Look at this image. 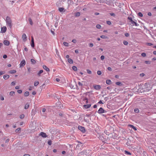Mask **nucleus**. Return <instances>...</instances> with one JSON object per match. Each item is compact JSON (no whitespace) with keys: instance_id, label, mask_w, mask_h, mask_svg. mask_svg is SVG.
<instances>
[{"instance_id":"obj_37","label":"nucleus","mask_w":156,"mask_h":156,"mask_svg":"<svg viewBox=\"0 0 156 156\" xmlns=\"http://www.w3.org/2000/svg\"><path fill=\"white\" fill-rule=\"evenodd\" d=\"M87 72L89 74H91L92 73L91 71L89 69H87Z\"/></svg>"},{"instance_id":"obj_6","label":"nucleus","mask_w":156,"mask_h":156,"mask_svg":"<svg viewBox=\"0 0 156 156\" xmlns=\"http://www.w3.org/2000/svg\"><path fill=\"white\" fill-rule=\"evenodd\" d=\"M105 112V111L101 107L98 111V113L99 114L103 113Z\"/></svg>"},{"instance_id":"obj_20","label":"nucleus","mask_w":156,"mask_h":156,"mask_svg":"<svg viewBox=\"0 0 156 156\" xmlns=\"http://www.w3.org/2000/svg\"><path fill=\"white\" fill-rule=\"evenodd\" d=\"M39 84V82L38 81H36L34 82V86H37Z\"/></svg>"},{"instance_id":"obj_64","label":"nucleus","mask_w":156,"mask_h":156,"mask_svg":"<svg viewBox=\"0 0 156 156\" xmlns=\"http://www.w3.org/2000/svg\"><path fill=\"white\" fill-rule=\"evenodd\" d=\"M75 52L76 53H79V51L78 50H77V49L76 50H75Z\"/></svg>"},{"instance_id":"obj_45","label":"nucleus","mask_w":156,"mask_h":156,"mask_svg":"<svg viewBox=\"0 0 156 156\" xmlns=\"http://www.w3.org/2000/svg\"><path fill=\"white\" fill-rule=\"evenodd\" d=\"M16 84V83L15 82H12L11 83V85L12 86H14Z\"/></svg>"},{"instance_id":"obj_59","label":"nucleus","mask_w":156,"mask_h":156,"mask_svg":"<svg viewBox=\"0 0 156 156\" xmlns=\"http://www.w3.org/2000/svg\"><path fill=\"white\" fill-rule=\"evenodd\" d=\"M45 111H46V109L45 108H42V112H45Z\"/></svg>"},{"instance_id":"obj_16","label":"nucleus","mask_w":156,"mask_h":156,"mask_svg":"<svg viewBox=\"0 0 156 156\" xmlns=\"http://www.w3.org/2000/svg\"><path fill=\"white\" fill-rule=\"evenodd\" d=\"M9 77V76L8 75H5L3 76V78L5 80H6L8 79Z\"/></svg>"},{"instance_id":"obj_30","label":"nucleus","mask_w":156,"mask_h":156,"mask_svg":"<svg viewBox=\"0 0 156 156\" xmlns=\"http://www.w3.org/2000/svg\"><path fill=\"white\" fill-rule=\"evenodd\" d=\"M115 83L117 85L119 86H121L122 85V84L120 82H116Z\"/></svg>"},{"instance_id":"obj_17","label":"nucleus","mask_w":156,"mask_h":156,"mask_svg":"<svg viewBox=\"0 0 156 156\" xmlns=\"http://www.w3.org/2000/svg\"><path fill=\"white\" fill-rule=\"evenodd\" d=\"M128 126L132 128L134 130H137L136 128L132 125H129Z\"/></svg>"},{"instance_id":"obj_26","label":"nucleus","mask_w":156,"mask_h":156,"mask_svg":"<svg viewBox=\"0 0 156 156\" xmlns=\"http://www.w3.org/2000/svg\"><path fill=\"white\" fill-rule=\"evenodd\" d=\"M28 20L30 22V24L31 25H33V22H32V19H31V18H29L28 19Z\"/></svg>"},{"instance_id":"obj_39","label":"nucleus","mask_w":156,"mask_h":156,"mask_svg":"<svg viewBox=\"0 0 156 156\" xmlns=\"http://www.w3.org/2000/svg\"><path fill=\"white\" fill-rule=\"evenodd\" d=\"M123 43L125 45H127L128 44V42L126 41H124Z\"/></svg>"},{"instance_id":"obj_10","label":"nucleus","mask_w":156,"mask_h":156,"mask_svg":"<svg viewBox=\"0 0 156 156\" xmlns=\"http://www.w3.org/2000/svg\"><path fill=\"white\" fill-rule=\"evenodd\" d=\"M3 43L5 45L8 46L9 45L10 42L8 41L5 40L4 41Z\"/></svg>"},{"instance_id":"obj_55","label":"nucleus","mask_w":156,"mask_h":156,"mask_svg":"<svg viewBox=\"0 0 156 156\" xmlns=\"http://www.w3.org/2000/svg\"><path fill=\"white\" fill-rule=\"evenodd\" d=\"M3 57L4 58H7V56L6 55H3Z\"/></svg>"},{"instance_id":"obj_63","label":"nucleus","mask_w":156,"mask_h":156,"mask_svg":"<svg viewBox=\"0 0 156 156\" xmlns=\"http://www.w3.org/2000/svg\"><path fill=\"white\" fill-rule=\"evenodd\" d=\"M149 16H151V15H152V14L151 13V12H148V14H147Z\"/></svg>"},{"instance_id":"obj_4","label":"nucleus","mask_w":156,"mask_h":156,"mask_svg":"<svg viewBox=\"0 0 156 156\" xmlns=\"http://www.w3.org/2000/svg\"><path fill=\"white\" fill-rule=\"evenodd\" d=\"M26 64V62L24 60H23L22 61H21L20 63V68H21L22 67H23Z\"/></svg>"},{"instance_id":"obj_24","label":"nucleus","mask_w":156,"mask_h":156,"mask_svg":"<svg viewBox=\"0 0 156 156\" xmlns=\"http://www.w3.org/2000/svg\"><path fill=\"white\" fill-rule=\"evenodd\" d=\"M29 93L28 91H26L24 94V96L25 97L28 96L29 95Z\"/></svg>"},{"instance_id":"obj_5","label":"nucleus","mask_w":156,"mask_h":156,"mask_svg":"<svg viewBox=\"0 0 156 156\" xmlns=\"http://www.w3.org/2000/svg\"><path fill=\"white\" fill-rule=\"evenodd\" d=\"M78 129L81 131L83 133H84L85 131V130L84 127L81 126H78Z\"/></svg>"},{"instance_id":"obj_3","label":"nucleus","mask_w":156,"mask_h":156,"mask_svg":"<svg viewBox=\"0 0 156 156\" xmlns=\"http://www.w3.org/2000/svg\"><path fill=\"white\" fill-rule=\"evenodd\" d=\"M82 99L83 101V103L84 104H87L88 103V99L86 97L83 96L82 97Z\"/></svg>"},{"instance_id":"obj_22","label":"nucleus","mask_w":156,"mask_h":156,"mask_svg":"<svg viewBox=\"0 0 156 156\" xmlns=\"http://www.w3.org/2000/svg\"><path fill=\"white\" fill-rule=\"evenodd\" d=\"M124 152H125V154H126L129 155H131V153L130 152H129L127 151H125Z\"/></svg>"},{"instance_id":"obj_46","label":"nucleus","mask_w":156,"mask_h":156,"mask_svg":"<svg viewBox=\"0 0 156 156\" xmlns=\"http://www.w3.org/2000/svg\"><path fill=\"white\" fill-rule=\"evenodd\" d=\"M145 63L146 64H151V62L150 61H145Z\"/></svg>"},{"instance_id":"obj_58","label":"nucleus","mask_w":156,"mask_h":156,"mask_svg":"<svg viewBox=\"0 0 156 156\" xmlns=\"http://www.w3.org/2000/svg\"><path fill=\"white\" fill-rule=\"evenodd\" d=\"M98 103L100 104H103V103L102 102L101 100L100 101L98 102Z\"/></svg>"},{"instance_id":"obj_31","label":"nucleus","mask_w":156,"mask_h":156,"mask_svg":"<svg viewBox=\"0 0 156 156\" xmlns=\"http://www.w3.org/2000/svg\"><path fill=\"white\" fill-rule=\"evenodd\" d=\"M80 15V13L79 12H77L76 13L75 16L76 17L79 16Z\"/></svg>"},{"instance_id":"obj_61","label":"nucleus","mask_w":156,"mask_h":156,"mask_svg":"<svg viewBox=\"0 0 156 156\" xmlns=\"http://www.w3.org/2000/svg\"><path fill=\"white\" fill-rule=\"evenodd\" d=\"M4 97H3L2 96H1V100L3 101L4 100Z\"/></svg>"},{"instance_id":"obj_43","label":"nucleus","mask_w":156,"mask_h":156,"mask_svg":"<svg viewBox=\"0 0 156 156\" xmlns=\"http://www.w3.org/2000/svg\"><path fill=\"white\" fill-rule=\"evenodd\" d=\"M24 117V115L23 114H22L20 116V118L21 119H23Z\"/></svg>"},{"instance_id":"obj_28","label":"nucleus","mask_w":156,"mask_h":156,"mask_svg":"<svg viewBox=\"0 0 156 156\" xmlns=\"http://www.w3.org/2000/svg\"><path fill=\"white\" fill-rule=\"evenodd\" d=\"M72 69L74 71H76L77 70V68L75 66H73L72 67Z\"/></svg>"},{"instance_id":"obj_57","label":"nucleus","mask_w":156,"mask_h":156,"mask_svg":"<svg viewBox=\"0 0 156 156\" xmlns=\"http://www.w3.org/2000/svg\"><path fill=\"white\" fill-rule=\"evenodd\" d=\"M140 76L141 77H143L144 76V74L143 73H141L140 74Z\"/></svg>"},{"instance_id":"obj_18","label":"nucleus","mask_w":156,"mask_h":156,"mask_svg":"<svg viewBox=\"0 0 156 156\" xmlns=\"http://www.w3.org/2000/svg\"><path fill=\"white\" fill-rule=\"evenodd\" d=\"M43 70H40L37 73V75L39 76H41V74L42 73H43Z\"/></svg>"},{"instance_id":"obj_11","label":"nucleus","mask_w":156,"mask_h":156,"mask_svg":"<svg viewBox=\"0 0 156 156\" xmlns=\"http://www.w3.org/2000/svg\"><path fill=\"white\" fill-rule=\"evenodd\" d=\"M22 38L23 40L25 41L27 40V36L25 34H23L22 35Z\"/></svg>"},{"instance_id":"obj_27","label":"nucleus","mask_w":156,"mask_h":156,"mask_svg":"<svg viewBox=\"0 0 156 156\" xmlns=\"http://www.w3.org/2000/svg\"><path fill=\"white\" fill-rule=\"evenodd\" d=\"M106 83L107 84H111V81L110 80H107L106 81Z\"/></svg>"},{"instance_id":"obj_40","label":"nucleus","mask_w":156,"mask_h":156,"mask_svg":"<svg viewBox=\"0 0 156 156\" xmlns=\"http://www.w3.org/2000/svg\"><path fill=\"white\" fill-rule=\"evenodd\" d=\"M146 44L148 46H151L153 45V44L150 43H147Z\"/></svg>"},{"instance_id":"obj_8","label":"nucleus","mask_w":156,"mask_h":156,"mask_svg":"<svg viewBox=\"0 0 156 156\" xmlns=\"http://www.w3.org/2000/svg\"><path fill=\"white\" fill-rule=\"evenodd\" d=\"M94 88L97 90H98L100 89L101 87L100 85H95L94 86Z\"/></svg>"},{"instance_id":"obj_15","label":"nucleus","mask_w":156,"mask_h":156,"mask_svg":"<svg viewBox=\"0 0 156 156\" xmlns=\"http://www.w3.org/2000/svg\"><path fill=\"white\" fill-rule=\"evenodd\" d=\"M91 105L89 104V105H83V107L86 108H89L91 106Z\"/></svg>"},{"instance_id":"obj_25","label":"nucleus","mask_w":156,"mask_h":156,"mask_svg":"<svg viewBox=\"0 0 156 156\" xmlns=\"http://www.w3.org/2000/svg\"><path fill=\"white\" fill-rule=\"evenodd\" d=\"M15 93L14 91H11L9 93V95L11 96H13L15 94Z\"/></svg>"},{"instance_id":"obj_38","label":"nucleus","mask_w":156,"mask_h":156,"mask_svg":"<svg viewBox=\"0 0 156 156\" xmlns=\"http://www.w3.org/2000/svg\"><path fill=\"white\" fill-rule=\"evenodd\" d=\"M97 73L98 75H100L102 73L100 71H98L97 72Z\"/></svg>"},{"instance_id":"obj_33","label":"nucleus","mask_w":156,"mask_h":156,"mask_svg":"<svg viewBox=\"0 0 156 156\" xmlns=\"http://www.w3.org/2000/svg\"><path fill=\"white\" fill-rule=\"evenodd\" d=\"M63 44L64 45L66 46H69V44L67 42H64L63 43Z\"/></svg>"},{"instance_id":"obj_21","label":"nucleus","mask_w":156,"mask_h":156,"mask_svg":"<svg viewBox=\"0 0 156 156\" xmlns=\"http://www.w3.org/2000/svg\"><path fill=\"white\" fill-rule=\"evenodd\" d=\"M58 10L60 12H62L64 11V8H58Z\"/></svg>"},{"instance_id":"obj_32","label":"nucleus","mask_w":156,"mask_h":156,"mask_svg":"<svg viewBox=\"0 0 156 156\" xmlns=\"http://www.w3.org/2000/svg\"><path fill=\"white\" fill-rule=\"evenodd\" d=\"M31 63L33 64H34L36 63V61L33 59H31Z\"/></svg>"},{"instance_id":"obj_35","label":"nucleus","mask_w":156,"mask_h":156,"mask_svg":"<svg viewBox=\"0 0 156 156\" xmlns=\"http://www.w3.org/2000/svg\"><path fill=\"white\" fill-rule=\"evenodd\" d=\"M96 27V28L98 29H100L101 28V26L99 24H97Z\"/></svg>"},{"instance_id":"obj_12","label":"nucleus","mask_w":156,"mask_h":156,"mask_svg":"<svg viewBox=\"0 0 156 156\" xmlns=\"http://www.w3.org/2000/svg\"><path fill=\"white\" fill-rule=\"evenodd\" d=\"M31 46L32 48H34V38L32 37V39H31Z\"/></svg>"},{"instance_id":"obj_23","label":"nucleus","mask_w":156,"mask_h":156,"mask_svg":"<svg viewBox=\"0 0 156 156\" xmlns=\"http://www.w3.org/2000/svg\"><path fill=\"white\" fill-rule=\"evenodd\" d=\"M68 61L70 64H72L73 63V60L71 58H68Z\"/></svg>"},{"instance_id":"obj_52","label":"nucleus","mask_w":156,"mask_h":156,"mask_svg":"<svg viewBox=\"0 0 156 156\" xmlns=\"http://www.w3.org/2000/svg\"><path fill=\"white\" fill-rule=\"evenodd\" d=\"M125 36L126 37H128L129 36V33H125Z\"/></svg>"},{"instance_id":"obj_14","label":"nucleus","mask_w":156,"mask_h":156,"mask_svg":"<svg viewBox=\"0 0 156 156\" xmlns=\"http://www.w3.org/2000/svg\"><path fill=\"white\" fill-rule=\"evenodd\" d=\"M16 71L15 70H12L9 71L8 73L10 74H14L16 73Z\"/></svg>"},{"instance_id":"obj_60","label":"nucleus","mask_w":156,"mask_h":156,"mask_svg":"<svg viewBox=\"0 0 156 156\" xmlns=\"http://www.w3.org/2000/svg\"><path fill=\"white\" fill-rule=\"evenodd\" d=\"M110 15L111 16H115V14L113 13H110Z\"/></svg>"},{"instance_id":"obj_41","label":"nucleus","mask_w":156,"mask_h":156,"mask_svg":"<svg viewBox=\"0 0 156 156\" xmlns=\"http://www.w3.org/2000/svg\"><path fill=\"white\" fill-rule=\"evenodd\" d=\"M138 15L140 17H142L143 16V14L141 12H139L138 13Z\"/></svg>"},{"instance_id":"obj_54","label":"nucleus","mask_w":156,"mask_h":156,"mask_svg":"<svg viewBox=\"0 0 156 156\" xmlns=\"http://www.w3.org/2000/svg\"><path fill=\"white\" fill-rule=\"evenodd\" d=\"M5 73L4 72L2 71H0V76L2 75V74H4Z\"/></svg>"},{"instance_id":"obj_42","label":"nucleus","mask_w":156,"mask_h":156,"mask_svg":"<svg viewBox=\"0 0 156 156\" xmlns=\"http://www.w3.org/2000/svg\"><path fill=\"white\" fill-rule=\"evenodd\" d=\"M107 24L109 25H110L111 24V22L110 21H107L106 22Z\"/></svg>"},{"instance_id":"obj_47","label":"nucleus","mask_w":156,"mask_h":156,"mask_svg":"<svg viewBox=\"0 0 156 156\" xmlns=\"http://www.w3.org/2000/svg\"><path fill=\"white\" fill-rule=\"evenodd\" d=\"M101 60H103L105 58V57L104 55H101L100 57Z\"/></svg>"},{"instance_id":"obj_9","label":"nucleus","mask_w":156,"mask_h":156,"mask_svg":"<svg viewBox=\"0 0 156 156\" xmlns=\"http://www.w3.org/2000/svg\"><path fill=\"white\" fill-rule=\"evenodd\" d=\"M40 135L41 136L43 137H46L47 136L45 133L44 132H41L40 134Z\"/></svg>"},{"instance_id":"obj_56","label":"nucleus","mask_w":156,"mask_h":156,"mask_svg":"<svg viewBox=\"0 0 156 156\" xmlns=\"http://www.w3.org/2000/svg\"><path fill=\"white\" fill-rule=\"evenodd\" d=\"M72 42L73 43H75L76 42V41L75 39H73L72 40Z\"/></svg>"},{"instance_id":"obj_1","label":"nucleus","mask_w":156,"mask_h":156,"mask_svg":"<svg viewBox=\"0 0 156 156\" xmlns=\"http://www.w3.org/2000/svg\"><path fill=\"white\" fill-rule=\"evenodd\" d=\"M5 21L6 26L9 27L10 29H11L12 26V23L11 18L7 16L6 18Z\"/></svg>"},{"instance_id":"obj_44","label":"nucleus","mask_w":156,"mask_h":156,"mask_svg":"<svg viewBox=\"0 0 156 156\" xmlns=\"http://www.w3.org/2000/svg\"><path fill=\"white\" fill-rule=\"evenodd\" d=\"M17 92L19 94H21L22 92V91L21 90H17Z\"/></svg>"},{"instance_id":"obj_19","label":"nucleus","mask_w":156,"mask_h":156,"mask_svg":"<svg viewBox=\"0 0 156 156\" xmlns=\"http://www.w3.org/2000/svg\"><path fill=\"white\" fill-rule=\"evenodd\" d=\"M29 105H30L29 104H28V103H26L25 106V107H24L25 109H27V108H28L29 107Z\"/></svg>"},{"instance_id":"obj_13","label":"nucleus","mask_w":156,"mask_h":156,"mask_svg":"<svg viewBox=\"0 0 156 156\" xmlns=\"http://www.w3.org/2000/svg\"><path fill=\"white\" fill-rule=\"evenodd\" d=\"M43 68L44 69L46 70L47 72L49 71H50L49 68L45 65H44L43 66Z\"/></svg>"},{"instance_id":"obj_36","label":"nucleus","mask_w":156,"mask_h":156,"mask_svg":"<svg viewBox=\"0 0 156 156\" xmlns=\"http://www.w3.org/2000/svg\"><path fill=\"white\" fill-rule=\"evenodd\" d=\"M100 37L102 39H106L107 38V37L103 35L101 36Z\"/></svg>"},{"instance_id":"obj_48","label":"nucleus","mask_w":156,"mask_h":156,"mask_svg":"<svg viewBox=\"0 0 156 156\" xmlns=\"http://www.w3.org/2000/svg\"><path fill=\"white\" fill-rule=\"evenodd\" d=\"M48 144L50 145H51V140H49L48 141Z\"/></svg>"},{"instance_id":"obj_2","label":"nucleus","mask_w":156,"mask_h":156,"mask_svg":"<svg viewBox=\"0 0 156 156\" xmlns=\"http://www.w3.org/2000/svg\"><path fill=\"white\" fill-rule=\"evenodd\" d=\"M128 19L129 20V22L132 24L133 26L135 25L136 27L139 26V24L136 23V20H133L132 18L129 17H128Z\"/></svg>"},{"instance_id":"obj_29","label":"nucleus","mask_w":156,"mask_h":156,"mask_svg":"<svg viewBox=\"0 0 156 156\" xmlns=\"http://www.w3.org/2000/svg\"><path fill=\"white\" fill-rule=\"evenodd\" d=\"M15 131L17 133L20 132L21 131V128H18Z\"/></svg>"},{"instance_id":"obj_49","label":"nucleus","mask_w":156,"mask_h":156,"mask_svg":"<svg viewBox=\"0 0 156 156\" xmlns=\"http://www.w3.org/2000/svg\"><path fill=\"white\" fill-rule=\"evenodd\" d=\"M141 55L144 57L146 56V54L145 53H143L141 54Z\"/></svg>"},{"instance_id":"obj_34","label":"nucleus","mask_w":156,"mask_h":156,"mask_svg":"<svg viewBox=\"0 0 156 156\" xmlns=\"http://www.w3.org/2000/svg\"><path fill=\"white\" fill-rule=\"evenodd\" d=\"M134 111L136 113H138L139 112V110L138 108H135L134 110Z\"/></svg>"},{"instance_id":"obj_53","label":"nucleus","mask_w":156,"mask_h":156,"mask_svg":"<svg viewBox=\"0 0 156 156\" xmlns=\"http://www.w3.org/2000/svg\"><path fill=\"white\" fill-rule=\"evenodd\" d=\"M107 69L108 71H111L112 70V68L110 67H108Z\"/></svg>"},{"instance_id":"obj_51","label":"nucleus","mask_w":156,"mask_h":156,"mask_svg":"<svg viewBox=\"0 0 156 156\" xmlns=\"http://www.w3.org/2000/svg\"><path fill=\"white\" fill-rule=\"evenodd\" d=\"M78 84L79 86H82L83 85L82 83H81L80 82L78 83Z\"/></svg>"},{"instance_id":"obj_62","label":"nucleus","mask_w":156,"mask_h":156,"mask_svg":"<svg viewBox=\"0 0 156 156\" xmlns=\"http://www.w3.org/2000/svg\"><path fill=\"white\" fill-rule=\"evenodd\" d=\"M9 139H7L5 141V143H7L8 142H9Z\"/></svg>"},{"instance_id":"obj_50","label":"nucleus","mask_w":156,"mask_h":156,"mask_svg":"<svg viewBox=\"0 0 156 156\" xmlns=\"http://www.w3.org/2000/svg\"><path fill=\"white\" fill-rule=\"evenodd\" d=\"M89 46L90 47H92L93 46V44L92 43H90L89 44Z\"/></svg>"},{"instance_id":"obj_7","label":"nucleus","mask_w":156,"mask_h":156,"mask_svg":"<svg viewBox=\"0 0 156 156\" xmlns=\"http://www.w3.org/2000/svg\"><path fill=\"white\" fill-rule=\"evenodd\" d=\"M7 30V28L6 27L4 26L1 28V31L2 33H5Z\"/></svg>"}]
</instances>
